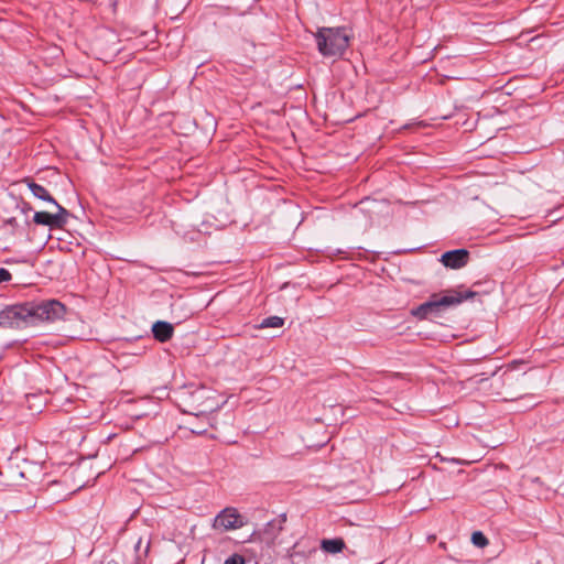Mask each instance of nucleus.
Listing matches in <instances>:
<instances>
[{"label":"nucleus","instance_id":"obj_1","mask_svg":"<svg viewBox=\"0 0 564 564\" xmlns=\"http://www.w3.org/2000/svg\"><path fill=\"white\" fill-rule=\"evenodd\" d=\"M66 311V306L55 299L10 304L0 310V327L23 328L43 322L54 323L63 319Z\"/></svg>","mask_w":564,"mask_h":564},{"label":"nucleus","instance_id":"obj_11","mask_svg":"<svg viewBox=\"0 0 564 564\" xmlns=\"http://www.w3.org/2000/svg\"><path fill=\"white\" fill-rule=\"evenodd\" d=\"M53 205L56 207L57 212L55 214H52V216L58 218L57 221H54L55 228L62 229L67 224V219L70 216V213L65 207L59 205L57 202L56 204Z\"/></svg>","mask_w":564,"mask_h":564},{"label":"nucleus","instance_id":"obj_3","mask_svg":"<svg viewBox=\"0 0 564 564\" xmlns=\"http://www.w3.org/2000/svg\"><path fill=\"white\" fill-rule=\"evenodd\" d=\"M317 51L324 57H341L349 46L346 28H319L315 33Z\"/></svg>","mask_w":564,"mask_h":564},{"label":"nucleus","instance_id":"obj_14","mask_svg":"<svg viewBox=\"0 0 564 564\" xmlns=\"http://www.w3.org/2000/svg\"><path fill=\"white\" fill-rule=\"evenodd\" d=\"M225 564H245V557L235 553L225 561Z\"/></svg>","mask_w":564,"mask_h":564},{"label":"nucleus","instance_id":"obj_9","mask_svg":"<svg viewBox=\"0 0 564 564\" xmlns=\"http://www.w3.org/2000/svg\"><path fill=\"white\" fill-rule=\"evenodd\" d=\"M321 547L323 551H325L327 553L336 554V553L341 552L345 549V542L340 538L324 539L321 542Z\"/></svg>","mask_w":564,"mask_h":564},{"label":"nucleus","instance_id":"obj_7","mask_svg":"<svg viewBox=\"0 0 564 564\" xmlns=\"http://www.w3.org/2000/svg\"><path fill=\"white\" fill-rule=\"evenodd\" d=\"M152 334L154 339L160 343H166L173 337L174 327L171 323L165 321H156L152 325Z\"/></svg>","mask_w":564,"mask_h":564},{"label":"nucleus","instance_id":"obj_19","mask_svg":"<svg viewBox=\"0 0 564 564\" xmlns=\"http://www.w3.org/2000/svg\"><path fill=\"white\" fill-rule=\"evenodd\" d=\"M193 432H194V433H197V434H202V433H204V432H205V430H199V431H195V430H193Z\"/></svg>","mask_w":564,"mask_h":564},{"label":"nucleus","instance_id":"obj_18","mask_svg":"<svg viewBox=\"0 0 564 564\" xmlns=\"http://www.w3.org/2000/svg\"><path fill=\"white\" fill-rule=\"evenodd\" d=\"M107 564H118V562L115 561V560H110V561L107 562Z\"/></svg>","mask_w":564,"mask_h":564},{"label":"nucleus","instance_id":"obj_2","mask_svg":"<svg viewBox=\"0 0 564 564\" xmlns=\"http://www.w3.org/2000/svg\"><path fill=\"white\" fill-rule=\"evenodd\" d=\"M476 295L477 292L471 290L459 291L455 289L446 290L443 293H433L427 301L413 307L411 315L419 321L438 317L447 308L457 306L466 300L474 299Z\"/></svg>","mask_w":564,"mask_h":564},{"label":"nucleus","instance_id":"obj_15","mask_svg":"<svg viewBox=\"0 0 564 564\" xmlns=\"http://www.w3.org/2000/svg\"><path fill=\"white\" fill-rule=\"evenodd\" d=\"M11 279V273L7 269L0 267V283L9 282Z\"/></svg>","mask_w":564,"mask_h":564},{"label":"nucleus","instance_id":"obj_16","mask_svg":"<svg viewBox=\"0 0 564 564\" xmlns=\"http://www.w3.org/2000/svg\"><path fill=\"white\" fill-rule=\"evenodd\" d=\"M21 210L23 214H28L33 210L32 206L29 203L23 202L21 205Z\"/></svg>","mask_w":564,"mask_h":564},{"label":"nucleus","instance_id":"obj_13","mask_svg":"<svg viewBox=\"0 0 564 564\" xmlns=\"http://www.w3.org/2000/svg\"><path fill=\"white\" fill-rule=\"evenodd\" d=\"M471 542L474 545H476L478 547H485L489 543L488 539L481 531L473 532Z\"/></svg>","mask_w":564,"mask_h":564},{"label":"nucleus","instance_id":"obj_5","mask_svg":"<svg viewBox=\"0 0 564 564\" xmlns=\"http://www.w3.org/2000/svg\"><path fill=\"white\" fill-rule=\"evenodd\" d=\"M246 523V518L236 508L227 507L214 518L213 528L220 531H231L242 528Z\"/></svg>","mask_w":564,"mask_h":564},{"label":"nucleus","instance_id":"obj_17","mask_svg":"<svg viewBox=\"0 0 564 564\" xmlns=\"http://www.w3.org/2000/svg\"><path fill=\"white\" fill-rule=\"evenodd\" d=\"M6 224L11 226V227H17L18 226V220H17V218L11 217V218L6 220Z\"/></svg>","mask_w":564,"mask_h":564},{"label":"nucleus","instance_id":"obj_8","mask_svg":"<svg viewBox=\"0 0 564 564\" xmlns=\"http://www.w3.org/2000/svg\"><path fill=\"white\" fill-rule=\"evenodd\" d=\"M25 183L31 193L39 199L47 202L50 204H56V199L50 194V192L41 184H37L31 178H25Z\"/></svg>","mask_w":564,"mask_h":564},{"label":"nucleus","instance_id":"obj_10","mask_svg":"<svg viewBox=\"0 0 564 564\" xmlns=\"http://www.w3.org/2000/svg\"><path fill=\"white\" fill-rule=\"evenodd\" d=\"M57 217H53L47 212H35L33 215V221L36 225L48 226L51 229H56L54 221H57Z\"/></svg>","mask_w":564,"mask_h":564},{"label":"nucleus","instance_id":"obj_6","mask_svg":"<svg viewBox=\"0 0 564 564\" xmlns=\"http://www.w3.org/2000/svg\"><path fill=\"white\" fill-rule=\"evenodd\" d=\"M470 252L467 249H453L442 253L440 261L445 268L458 270L467 265Z\"/></svg>","mask_w":564,"mask_h":564},{"label":"nucleus","instance_id":"obj_4","mask_svg":"<svg viewBox=\"0 0 564 564\" xmlns=\"http://www.w3.org/2000/svg\"><path fill=\"white\" fill-rule=\"evenodd\" d=\"M183 402L189 408L184 410L195 415L207 414L218 409L215 392L205 386H186L181 392Z\"/></svg>","mask_w":564,"mask_h":564},{"label":"nucleus","instance_id":"obj_12","mask_svg":"<svg viewBox=\"0 0 564 564\" xmlns=\"http://www.w3.org/2000/svg\"><path fill=\"white\" fill-rule=\"evenodd\" d=\"M283 325H284V319L282 317L269 316V317H265L261 322L260 327L261 328H279V327H282Z\"/></svg>","mask_w":564,"mask_h":564}]
</instances>
